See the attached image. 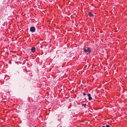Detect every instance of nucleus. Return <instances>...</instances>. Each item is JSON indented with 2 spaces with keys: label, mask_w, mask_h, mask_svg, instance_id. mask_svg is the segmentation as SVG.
Returning <instances> with one entry per match:
<instances>
[{
  "label": "nucleus",
  "mask_w": 127,
  "mask_h": 127,
  "mask_svg": "<svg viewBox=\"0 0 127 127\" xmlns=\"http://www.w3.org/2000/svg\"><path fill=\"white\" fill-rule=\"evenodd\" d=\"M84 52L85 53L88 52L89 53H90L91 51V48L89 47H87V49L85 48H83Z\"/></svg>",
  "instance_id": "f257e3e1"
},
{
  "label": "nucleus",
  "mask_w": 127,
  "mask_h": 127,
  "mask_svg": "<svg viewBox=\"0 0 127 127\" xmlns=\"http://www.w3.org/2000/svg\"><path fill=\"white\" fill-rule=\"evenodd\" d=\"M30 30L31 32H35V29L34 27L32 26L30 28Z\"/></svg>",
  "instance_id": "f03ea898"
},
{
  "label": "nucleus",
  "mask_w": 127,
  "mask_h": 127,
  "mask_svg": "<svg viewBox=\"0 0 127 127\" xmlns=\"http://www.w3.org/2000/svg\"><path fill=\"white\" fill-rule=\"evenodd\" d=\"M31 50L32 52L33 53L35 52L36 51V49L35 47H32L31 48Z\"/></svg>",
  "instance_id": "7ed1b4c3"
},
{
  "label": "nucleus",
  "mask_w": 127,
  "mask_h": 127,
  "mask_svg": "<svg viewBox=\"0 0 127 127\" xmlns=\"http://www.w3.org/2000/svg\"><path fill=\"white\" fill-rule=\"evenodd\" d=\"M88 99L89 100H91L92 99V98L91 96V94H88Z\"/></svg>",
  "instance_id": "20e7f679"
},
{
  "label": "nucleus",
  "mask_w": 127,
  "mask_h": 127,
  "mask_svg": "<svg viewBox=\"0 0 127 127\" xmlns=\"http://www.w3.org/2000/svg\"><path fill=\"white\" fill-rule=\"evenodd\" d=\"M88 15L90 17H93L94 16V15L91 12H89L88 13Z\"/></svg>",
  "instance_id": "39448f33"
},
{
  "label": "nucleus",
  "mask_w": 127,
  "mask_h": 127,
  "mask_svg": "<svg viewBox=\"0 0 127 127\" xmlns=\"http://www.w3.org/2000/svg\"><path fill=\"white\" fill-rule=\"evenodd\" d=\"M29 38L28 37H26L25 38V39H26V40H27L26 41L27 42H28V40H29Z\"/></svg>",
  "instance_id": "423d86ee"
},
{
  "label": "nucleus",
  "mask_w": 127,
  "mask_h": 127,
  "mask_svg": "<svg viewBox=\"0 0 127 127\" xmlns=\"http://www.w3.org/2000/svg\"><path fill=\"white\" fill-rule=\"evenodd\" d=\"M82 106H84V107L85 108L86 107V104H82Z\"/></svg>",
  "instance_id": "0eeeda50"
},
{
  "label": "nucleus",
  "mask_w": 127,
  "mask_h": 127,
  "mask_svg": "<svg viewBox=\"0 0 127 127\" xmlns=\"http://www.w3.org/2000/svg\"><path fill=\"white\" fill-rule=\"evenodd\" d=\"M105 127H110V126L109 125H107L105 126Z\"/></svg>",
  "instance_id": "6e6552de"
},
{
  "label": "nucleus",
  "mask_w": 127,
  "mask_h": 127,
  "mask_svg": "<svg viewBox=\"0 0 127 127\" xmlns=\"http://www.w3.org/2000/svg\"><path fill=\"white\" fill-rule=\"evenodd\" d=\"M83 95H84V96H85L86 95V94L85 93H83Z\"/></svg>",
  "instance_id": "1a4fd4ad"
},
{
  "label": "nucleus",
  "mask_w": 127,
  "mask_h": 127,
  "mask_svg": "<svg viewBox=\"0 0 127 127\" xmlns=\"http://www.w3.org/2000/svg\"><path fill=\"white\" fill-rule=\"evenodd\" d=\"M102 127H105V126H102Z\"/></svg>",
  "instance_id": "9d476101"
},
{
  "label": "nucleus",
  "mask_w": 127,
  "mask_h": 127,
  "mask_svg": "<svg viewBox=\"0 0 127 127\" xmlns=\"http://www.w3.org/2000/svg\"><path fill=\"white\" fill-rule=\"evenodd\" d=\"M24 63V62H23V63H22V64H23Z\"/></svg>",
  "instance_id": "9b49d317"
},
{
  "label": "nucleus",
  "mask_w": 127,
  "mask_h": 127,
  "mask_svg": "<svg viewBox=\"0 0 127 127\" xmlns=\"http://www.w3.org/2000/svg\"><path fill=\"white\" fill-rule=\"evenodd\" d=\"M29 50L30 51V49H29Z\"/></svg>",
  "instance_id": "f8f14e48"
}]
</instances>
